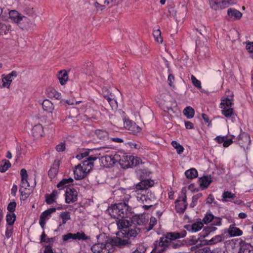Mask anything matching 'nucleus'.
Wrapping results in <instances>:
<instances>
[{"label":"nucleus","mask_w":253,"mask_h":253,"mask_svg":"<svg viewBox=\"0 0 253 253\" xmlns=\"http://www.w3.org/2000/svg\"><path fill=\"white\" fill-rule=\"evenodd\" d=\"M97 157L89 156L87 158V160L76 166L74 170L75 178L77 180L84 178L92 169L93 166L92 161L97 160Z\"/></svg>","instance_id":"1"},{"label":"nucleus","mask_w":253,"mask_h":253,"mask_svg":"<svg viewBox=\"0 0 253 253\" xmlns=\"http://www.w3.org/2000/svg\"><path fill=\"white\" fill-rule=\"evenodd\" d=\"M20 175L21 182L20 191L21 192V199L25 200L33 192V188L36 185V181H35L31 185H30L28 181L27 172L24 169H22L21 170Z\"/></svg>","instance_id":"2"},{"label":"nucleus","mask_w":253,"mask_h":253,"mask_svg":"<svg viewBox=\"0 0 253 253\" xmlns=\"http://www.w3.org/2000/svg\"><path fill=\"white\" fill-rule=\"evenodd\" d=\"M107 211L112 217L117 218L127 216V212L130 213L129 207L125 203L115 204L109 207Z\"/></svg>","instance_id":"3"},{"label":"nucleus","mask_w":253,"mask_h":253,"mask_svg":"<svg viewBox=\"0 0 253 253\" xmlns=\"http://www.w3.org/2000/svg\"><path fill=\"white\" fill-rule=\"evenodd\" d=\"M43 110L49 114L50 121L56 120L60 115V113L55 108L54 104L49 99H44L42 103Z\"/></svg>","instance_id":"4"},{"label":"nucleus","mask_w":253,"mask_h":253,"mask_svg":"<svg viewBox=\"0 0 253 253\" xmlns=\"http://www.w3.org/2000/svg\"><path fill=\"white\" fill-rule=\"evenodd\" d=\"M105 148H100L98 150V153H96L94 157H97V159H100L101 163L104 167H110L114 165L111 154H105L106 153H109V151H105ZM93 157V156H91Z\"/></svg>","instance_id":"5"},{"label":"nucleus","mask_w":253,"mask_h":253,"mask_svg":"<svg viewBox=\"0 0 253 253\" xmlns=\"http://www.w3.org/2000/svg\"><path fill=\"white\" fill-rule=\"evenodd\" d=\"M233 105L232 100L228 98L222 99L220 107L222 109V114L226 117H230L233 113Z\"/></svg>","instance_id":"6"},{"label":"nucleus","mask_w":253,"mask_h":253,"mask_svg":"<svg viewBox=\"0 0 253 253\" xmlns=\"http://www.w3.org/2000/svg\"><path fill=\"white\" fill-rule=\"evenodd\" d=\"M17 72L15 71H13L7 75H2V84L1 88H6L9 89L10 84L14 78L17 77Z\"/></svg>","instance_id":"7"},{"label":"nucleus","mask_w":253,"mask_h":253,"mask_svg":"<svg viewBox=\"0 0 253 253\" xmlns=\"http://www.w3.org/2000/svg\"><path fill=\"white\" fill-rule=\"evenodd\" d=\"M140 233V229L135 226L134 223L132 224L127 230H126L125 233L121 231L117 233V235L119 236H121V234L122 235L125 234L126 237L129 239L132 238L134 239Z\"/></svg>","instance_id":"8"},{"label":"nucleus","mask_w":253,"mask_h":253,"mask_svg":"<svg viewBox=\"0 0 253 253\" xmlns=\"http://www.w3.org/2000/svg\"><path fill=\"white\" fill-rule=\"evenodd\" d=\"M110 244L98 243L94 244L91 247V250L93 253H110Z\"/></svg>","instance_id":"9"},{"label":"nucleus","mask_w":253,"mask_h":253,"mask_svg":"<svg viewBox=\"0 0 253 253\" xmlns=\"http://www.w3.org/2000/svg\"><path fill=\"white\" fill-rule=\"evenodd\" d=\"M62 238L64 241H68L70 239L74 240H85L88 239V237L86 236L84 232H78L76 234L69 233L63 235Z\"/></svg>","instance_id":"10"},{"label":"nucleus","mask_w":253,"mask_h":253,"mask_svg":"<svg viewBox=\"0 0 253 253\" xmlns=\"http://www.w3.org/2000/svg\"><path fill=\"white\" fill-rule=\"evenodd\" d=\"M9 17L12 21L17 24H20L22 21L27 19L26 16L15 10H11L9 11Z\"/></svg>","instance_id":"11"},{"label":"nucleus","mask_w":253,"mask_h":253,"mask_svg":"<svg viewBox=\"0 0 253 253\" xmlns=\"http://www.w3.org/2000/svg\"><path fill=\"white\" fill-rule=\"evenodd\" d=\"M154 184V181L150 179H146L141 181L135 185V191L139 194V192H142L149 187L153 186Z\"/></svg>","instance_id":"12"},{"label":"nucleus","mask_w":253,"mask_h":253,"mask_svg":"<svg viewBox=\"0 0 253 253\" xmlns=\"http://www.w3.org/2000/svg\"><path fill=\"white\" fill-rule=\"evenodd\" d=\"M209 2L211 8L214 10L225 8L229 4L228 1L223 0H209Z\"/></svg>","instance_id":"13"},{"label":"nucleus","mask_w":253,"mask_h":253,"mask_svg":"<svg viewBox=\"0 0 253 253\" xmlns=\"http://www.w3.org/2000/svg\"><path fill=\"white\" fill-rule=\"evenodd\" d=\"M22 11L24 14L28 17L35 19L37 17L36 8L31 4H24L22 5Z\"/></svg>","instance_id":"14"},{"label":"nucleus","mask_w":253,"mask_h":253,"mask_svg":"<svg viewBox=\"0 0 253 253\" xmlns=\"http://www.w3.org/2000/svg\"><path fill=\"white\" fill-rule=\"evenodd\" d=\"M78 193L74 189L67 188L66 191L65 202L69 204L77 201Z\"/></svg>","instance_id":"15"},{"label":"nucleus","mask_w":253,"mask_h":253,"mask_svg":"<svg viewBox=\"0 0 253 253\" xmlns=\"http://www.w3.org/2000/svg\"><path fill=\"white\" fill-rule=\"evenodd\" d=\"M133 223V220L131 219H126L123 217L117 221V225L119 229L122 230L124 231V233H125L126 230H127L128 228L132 226Z\"/></svg>","instance_id":"16"},{"label":"nucleus","mask_w":253,"mask_h":253,"mask_svg":"<svg viewBox=\"0 0 253 253\" xmlns=\"http://www.w3.org/2000/svg\"><path fill=\"white\" fill-rule=\"evenodd\" d=\"M56 210V208H51L42 213L40 216V224L42 228L45 224V221L50 217L51 213L54 212Z\"/></svg>","instance_id":"17"},{"label":"nucleus","mask_w":253,"mask_h":253,"mask_svg":"<svg viewBox=\"0 0 253 253\" xmlns=\"http://www.w3.org/2000/svg\"><path fill=\"white\" fill-rule=\"evenodd\" d=\"M186 206V196L185 195L183 197L179 198L175 202V208L178 212L183 213Z\"/></svg>","instance_id":"18"},{"label":"nucleus","mask_w":253,"mask_h":253,"mask_svg":"<svg viewBox=\"0 0 253 253\" xmlns=\"http://www.w3.org/2000/svg\"><path fill=\"white\" fill-rule=\"evenodd\" d=\"M111 244L120 248H124L131 245V242L129 239H122L117 237L112 239Z\"/></svg>","instance_id":"19"},{"label":"nucleus","mask_w":253,"mask_h":253,"mask_svg":"<svg viewBox=\"0 0 253 253\" xmlns=\"http://www.w3.org/2000/svg\"><path fill=\"white\" fill-rule=\"evenodd\" d=\"M125 127L128 130L130 133L135 134L139 132L141 130V128L135 123L131 122V121L127 120L124 122Z\"/></svg>","instance_id":"20"},{"label":"nucleus","mask_w":253,"mask_h":253,"mask_svg":"<svg viewBox=\"0 0 253 253\" xmlns=\"http://www.w3.org/2000/svg\"><path fill=\"white\" fill-rule=\"evenodd\" d=\"M186 235V231L184 230L181 232H169L166 234L167 236V238H169V241L171 242H173L175 240L177 239H179L180 238H183L185 237Z\"/></svg>","instance_id":"21"},{"label":"nucleus","mask_w":253,"mask_h":253,"mask_svg":"<svg viewBox=\"0 0 253 253\" xmlns=\"http://www.w3.org/2000/svg\"><path fill=\"white\" fill-rule=\"evenodd\" d=\"M121 95L120 92L117 90L115 92V94L113 95V97H111L110 99L107 100L113 110H116L118 108L117 99L120 97Z\"/></svg>","instance_id":"22"},{"label":"nucleus","mask_w":253,"mask_h":253,"mask_svg":"<svg viewBox=\"0 0 253 253\" xmlns=\"http://www.w3.org/2000/svg\"><path fill=\"white\" fill-rule=\"evenodd\" d=\"M32 133L36 138H39L42 136L43 133L42 126L40 124L35 126L32 129Z\"/></svg>","instance_id":"23"},{"label":"nucleus","mask_w":253,"mask_h":253,"mask_svg":"<svg viewBox=\"0 0 253 253\" xmlns=\"http://www.w3.org/2000/svg\"><path fill=\"white\" fill-rule=\"evenodd\" d=\"M227 14L234 20L240 19L242 16V13L235 9L229 8L227 11Z\"/></svg>","instance_id":"24"},{"label":"nucleus","mask_w":253,"mask_h":253,"mask_svg":"<svg viewBox=\"0 0 253 253\" xmlns=\"http://www.w3.org/2000/svg\"><path fill=\"white\" fill-rule=\"evenodd\" d=\"M239 143L243 147L250 142V136L246 133H242L239 136Z\"/></svg>","instance_id":"25"},{"label":"nucleus","mask_w":253,"mask_h":253,"mask_svg":"<svg viewBox=\"0 0 253 253\" xmlns=\"http://www.w3.org/2000/svg\"><path fill=\"white\" fill-rule=\"evenodd\" d=\"M131 156H126L123 155L122 156L121 166L123 168H126L131 167Z\"/></svg>","instance_id":"26"},{"label":"nucleus","mask_w":253,"mask_h":253,"mask_svg":"<svg viewBox=\"0 0 253 253\" xmlns=\"http://www.w3.org/2000/svg\"><path fill=\"white\" fill-rule=\"evenodd\" d=\"M58 78L61 85L65 84L68 79L67 72L65 70L60 71L58 74Z\"/></svg>","instance_id":"27"},{"label":"nucleus","mask_w":253,"mask_h":253,"mask_svg":"<svg viewBox=\"0 0 253 253\" xmlns=\"http://www.w3.org/2000/svg\"><path fill=\"white\" fill-rule=\"evenodd\" d=\"M211 178L208 176H204L199 179V183L202 189L206 188L211 183Z\"/></svg>","instance_id":"28"},{"label":"nucleus","mask_w":253,"mask_h":253,"mask_svg":"<svg viewBox=\"0 0 253 253\" xmlns=\"http://www.w3.org/2000/svg\"><path fill=\"white\" fill-rule=\"evenodd\" d=\"M58 194L57 190H54L50 194L46 195L45 201L47 204H51L54 203L55 201Z\"/></svg>","instance_id":"29"},{"label":"nucleus","mask_w":253,"mask_h":253,"mask_svg":"<svg viewBox=\"0 0 253 253\" xmlns=\"http://www.w3.org/2000/svg\"><path fill=\"white\" fill-rule=\"evenodd\" d=\"M170 244V242L166 235L165 236L161 237L159 242H157L156 246L159 247H167L169 246Z\"/></svg>","instance_id":"30"},{"label":"nucleus","mask_w":253,"mask_h":253,"mask_svg":"<svg viewBox=\"0 0 253 253\" xmlns=\"http://www.w3.org/2000/svg\"><path fill=\"white\" fill-rule=\"evenodd\" d=\"M74 180L72 178H65L62 179L57 185V187L60 189H63L65 187L69 185V184L73 182Z\"/></svg>","instance_id":"31"},{"label":"nucleus","mask_w":253,"mask_h":253,"mask_svg":"<svg viewBox=\"0 0 253 253\" xmlns=\"http://www.w3.org/2000/svg\"><path fill=\"white\" fill-rule=\"evenodd\" d=\"M95 133L96 135L101 140H106L108 138V132L102 129H97L95 130Z\"/></svg>","instance_id":"32"},{"label":"nucleus","mask_w":253,"mask_h":253,"mask_svg":"<svg viewBox=\"0 0 253 253\" xmlns=\"http://www.w3.org/2000/svg\"><path fill=\"white\" fill-rule=\"evenodd\" d=\"M228 233L231 237H234L242 235V232L238 228L230 226Z\"/></svg>","instance_id":"33"},{"label":"nucleus","mask_w":253,"mask_h":253,"mask_svg":"<svg viewBox=\"0 0 253 253\" xmlns=\"http://www.w3.org/2000/svg\"><path fill=\"white\" fill-rule=\"evenodd\" d=\"M239 253H253V247L250 244L243 245Z\"/></svg>","instance_id":"34"},{"label":"nucleus","mask_w":253,"mask_h":253,"mask_svg":"<svg viewBox=\"0 0 253 253\" xmlns=\"http://www.w3.org/2000/svg\"><path fill=\"white\" fill-rule=\"evenodd\" d=\"M185 174L187 178L193 179L198 176V172L195 169L192 168L186 170Z\"/></svg>","instance_id":"35"},{"label":"nucleus","mask_w":253,"mask_h":253,"mask_svg":"<svg viewBox=\"0 0 253 253\" xmlns=\"http://www.w3.org/2000/svg\"><path fill=\"white\" fill-rule=\"evenodd\" d=\"M184 115L188 118L191 119L194 117L195 111L191 107H187L183 110Z\"/></svg>","instance_id":"36"},{"label":"nucleus","mask_w":253,"mask_h":253,"mask_svg":"<svg viewBox=\"0 0 253 253\" xmlns=\"http://www.w3.org/2000/svg\"><path fill=\"white\" fill-rule=\"evenodd\" d=\"M11 166V164L8 160H2L1 161V172L6 171Z\"/></svg>","instance_id":"37"},{"label":"nucleus","mask_w":253,"mask_h":253,"mask_svg":"<svg viewBox=\"0 0 253 253\" xmlns=\"http://www.w3.org/2000/svg\"><path fill=\"white\" fill-rule=\"evenodd\" d=\"M60 217L62 219V223L59 224V226H61L71 219L70 212L68 211L63 212L60 214Z\"/></svg>","instance_id":"38"},{"label":"nucleus","mask_w":253,"mask_h":253,"mask_svg":"<svg viewBox=\"0 0 253 253\" xmlns=\"http://www.w3.org/2000/svg\"><path fill=\"white\" fill-rule=\"evenodd\" d=\"M16 219V215L14 213H8L6 215V222L8 226H11Z\"/></svg>","instance_id":"39"},{"label":"nucleus","mask_w":253,"mask_h":253,"mask_svg":"<svg viewBox=\"0 0 253 253\" xmlns=\"http://www.w3.org/2000/svg\"><path fill=\"white\" fill-rule=\"evenodd\" d=\"M235 194H232L231 192L225 191L222 194V201L227 202L229 201L228 199H234L235 197Z\"/></svg>","instance_id":"40"},{"label":"nucleus","mask_w":253,"mask_h":253,"mask_svg":"<svg viewBox=\"0 0 253 253\" xmlns=\"http://www.w3.org/2000/svg\"><path fill=\"white\" fill-rule=\"evenodd\" d=\"M153 36L157 42L159 43H162L163 40L161 37V32L160 29L155 30L153 32Z\"/></svg>","instance_id":"41"},{"label":"nucleus","mask_w":253,"mask_h":253,"mask_svg":"<svg viewBox=\"0 0 253 253\" xmlns=\"http://www.w3.org/2000/svg\"><path fill=\"white\" fill-rule=\"evenodd\" d=\"M185 243L184 240L173 241L170 243L169 246L172 249H177L183 246Z\"/></svg>","instance_id":"42"},{"label":"nucleus","mask_w":253,"mask_h":253,"mask_svg":"<svg viewBox=\"0 0 253 253\" xmlns=\"http://www.w3.org/2000/svg\"><path fill=\"white\" fill-rule=\"evenodd\" d=\"M171 145L176 150L177 153L178 154H181L183 152L184 148L176 141H172Z\"/></svg>","instance_id":"43"},{"label":"nucleus","mask_w":253,"mask_h":253,"mask_svg":"<svg viewBox=\"0 0 253 253\" xmlns=\"http://www.w3.org/2000/svg\"><path fill=\"white\" fill-rule=\"evenodd\" d=\"M58 166L57 165L55 167H53L50 168L48 171V175L51 178L55 177L58 171Z\"/></svg>","instance_id":"44"},{"label":"nucleus","mask_w":253,"mask_h":253,"mask_svg":"<svg viewBox=\"0 0 253 253\" xmlns=\"http://www.w3.org/2000/svg\"><path fill=\"white\" fill-rule=\"evenodd\" d=\"M79 115V112L77 108H73L70 111V115L68 119H67L68 121L70 122V119H76Z\"/></svg>","instance_id":"45"},{"label":"nucleus","mask_w":253,"mask_h":253,"mask_svg":"<svg viewBox=\"0 0 253 253\" xmlns=\"http://www.w3.org/2000/svg\"><path fill=\"white\" fill-rule=\"evenodd\" d=\"M115 94V92L113 93L110 92L109 90L106 88H103L102 95L104 98L107 100L110 99L111 97H113V95Z\"/></svg>","instance_id":"46"},{"label":"nucleus","mask_w":253,"mask_h":253,"mask_svg":"<svg viewBox=\"0 0 253 253\" xmlns=\"http://www.w3.org/2000/svg\"><path fill=\"white\" fill-rule=\"evenodd\" d=\"M203 226V224L202 222H197L191 225V230L193 232H197L201 229Z\"/></svg>","instance_id":"47"},{"label":"nucleus","mask_w":253,"mask_h":253,"mask_svg":"<svg viewBox=\"0 0 253 253\" xmlns=\"http://www.w3.org/2000/svg\"><path fill=\"white\" fill-rule=\"evenodd\" d=\"M10 11L9 9H1V19L4 21H8L9 19V11Z\"/></svg>","instance_id":"48"},{"label":"nucleus","mask_w":253,"mask_h":253,"mask_svg":"<svg viewBox=\"0 0 253 253\" xmlns=\"http://www.w3.org/2000/svg\"><path fill=\"white\" fill-rule=\"evenodd\" d=\"M49 97H54L56 99L61 98V94L55 89H52L48 93Z\"/></svg>","instance_id":"49"},{"label":"nucleus","mask_w":253,"mask_h":253,"mask_svg":"<svg viewBox=\"0 0 253 253\" xmlns=\"http://www.w3.org/2000/svg\"><path fill=\"white\" fill-rule=\"evenodd\" d=\"M142 163V161L140 158L131 156V166H136Z\"/></svg>","instance_id":"50"},{"label":"nucleus","mask_w":253,"mask_h":253,"mask_svg":"<svg viewBox=\"0 0 253 253\" xmlns=\"http://www.w3.org/2000/svg\"><path fill=\"white\" fill-rule=\"evenodd\" d=\"M191 81H192V84L196 87H197L198 89H201L202 86H201V82L200 81H199L198 80H197L196 78V77L193 75L191 76Z\"/></svg>","instance_id":"51"},{"label":"nucleus","mask_w":253,"mask_h":253,"mask_svg":"<svg viewBox=\"0 0 253 253\" xmlns=\"http://www.w3.org/2000/svg\"><path fill=\"white\" fill-rule=\"evenodd\" d=\"M213 219V215L211 213H207L203 218V222L206 223H209L212 221Z\"/></svg>","instance_id":"52"},{"label":"nucleus","mask_w":253,"mask_h":253,"mask_svg":"<svg viewBox=\"0 0 253 253\" xmlns=\"http://www.w3.org/2000/svg\"><path fill=\"white\" fill-rule=\"evenodd\" d=\"M16 203L14 201H12L8 205L7 209L11 213H13L15 210Z\"/></svg>","instance_id":"53"},{"label":"nucleus","mask_w":253,"mask_h":253,"mask_svg":"<svg viewBox=\"0 0 253 253\" xmlns=\"http://www.w3.org/2000/svg\"><path fill=\"white\" fill-rule=\"evenodd\" d=\"M94 6L95 7L96 10H103L105 7L107 6L105 5H103V3L98 2L97 0H96V2L94 4Z\"/></svg>","instance_id":"54"},{"label":"nucleus","mask_w":253,"mask_h":253,"mask_svg":"<svg viewBox=\"0 0 253 253\" xmlns=\"http://www.w3.org/2000/svg\"><path fill=\"white\" fill-rule=\"evenodd\" d=\"M113 162H114V165L117 163L119 162L121 165V161L122 160V156H121L119 154H115L114 155L111 154Z\"/></svg>","instance_id":"55"},{"label":"nucleus","mask_w":253,"mask_h":253,"mask_svg":"<svg viewBox=\"0 0 253 253\" xmlns=\"http://www.w3.org/2000/svg\"><path fill=\"white\" fill-rule=\"evenodd\" d=\"M176 108H172L171 107H167V109H165V111H167L171 118L175 116V113Z\"/></svg>","instance_id":"56"},{"label":"nucleus","mask_w":253,"mask_h":253,"mask_svg":"<svg viewBox=\"0 0 253 253\" xmlns=\"http://www.w3.org/2000/svg\"><path fill=\"white\" fill-rule=\"evenodd\" d=\"M157 222V221L156 218L154 217H151L150 220L149 226L147 230L149 231L151 230L154 227V226L156 224Z\"/></svg>","instance_id":"57"},{"label":"nucleus","mask_w":253,"mask_h":253,"mask_svg":"<svg viewBox=\"0 0 253 253\" xmlns=\"http://www.w3.org/2000/svg\"><path fill=\"white\" fill-rule=\"evenodd\" d=\"M195 253H212V251L209 247H205L196 250Z\"/></svg>","instance_id":"58"},{"label":"nucleus","mask_w":253,"mask_h":253,"mask_svg":"<svg viewBox=\"0 0 253 253\" xmlns=\"http://www.w3.org/2000/svg\"><path fill=\"white\" fill-rule=\"evenodd\" d=\"M65 144L64 142L60 143L56 147V150L59 152L64 151L65 150Z\"/></svg>","instance_id":"59"},{"label":"nucleus","mask_w":253,"mask_h":253,"mask_svg":"<svg viewBox=\"0 0 253 253\" xmlns=\"http://www.w3.org/2000/svg\"><path fill=\"white\" fill-rule=\"evenodd\" d=\"M127 145L131 148H134L136 149H139L140 145L139 143H136L134 142H129L127 143Z\"/></svg>","instance_id":"60"},{"label":"nucleus","mask_w":253,"mask_h":253,"mask_svg":"<svg viewBox=\"0 0 253 253\" xmlns=\"http://www.w3.org/2000/svg\"><path fill=\"white\" fill-rule=\"evenodd\" d=\"M9 26H7L4 24L1 25V33L3 31L4 35H7L9 33ZM1 35H2V33H1Z\"/></svg>","instance_id":"61"},{"label":"nucleus","mask_w":253,"mask_h":253,"mask_svg":"<svg viewBox=\"0 0 253 253\" xmlns=\"http://www.w3.org/2000/svg\"><path fill=\"white\" fill-rule=\"evenodd\" d=\"M137 199L141 201L143 204H145V203L147 201H151L150 199L147 196L145 195H142L140 197H137Z\"/></svg>","instance_id":"62"},{"label":"nucleus","mask_w":253,"mask_h":253,"mask_svg":"<svg viewBox=\"0 0 253 253\" xmlns=\"http://www.w3.org/2000/svg\"><path fill=\"white\" fill-rule=\"evenodd\" d=\"M134 220H136L137 224L139 225H142L146 221L145 219L143 217V216L134 218Z\"/></svg>","instance_id":"63"},{"label":"nucleus","mask_w":253,"mask_h":253,"mask_svg":"<svg viewBox=\"0 0 253 253\" xmlns=\"http://www.w3.org/2000/svg\"><path fill=\"white\" fill-rule=\"evenodd\" d=\"M246 49L248 52L253 54V42H247Z\"/></svg>","instance_id":"64"}]
</instances>
